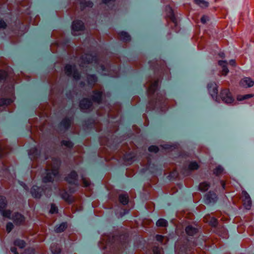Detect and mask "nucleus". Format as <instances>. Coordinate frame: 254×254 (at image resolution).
Listing matches in <instances>:
<instances>
[{
    "label": "nucleus",
    "instance_id": "f257e3e1",
    "mask_svg": "<svg viewBox=\"0 0 254 254\" xmlns=\"http://www.w3.org/2000/svg\"><path fill=\"white\" fill-rule=\"evenodd\" d=\"M60 161L58 159H52V164L47 166L46 176L43 177V182L44 183L52 182L58 176Z\"/></svg>",
    "mask_w": 254,
    "mask_h": 254
},
{
    "label": "nucleus",
    "instance_id": "f03ea898",
    "mask_svg": "<svg viewBox=\"0 0 254 254\" xmlns=\"http://www.w3.org/2000/svg\"><path fill=\"white\" fill-rule=\"evenodd\" d=\"M100 62V61L96 54H86L82 56L80 66L83 67L84 66V64L86 63H93V62L95 64H99Z\"/></svg>",
    "mask_w": 254,
    "mask_h": 254
},
{
    "label": "nucleus",
    "instance_id": "7ed1b4c3",
    "mask_svg": "<svg viewBox=\"0 0 254 254\" xmlns=\"http://www.w3.org/2000/svg\"><path fill=\"white\" fill-rule=\"evenodd\" d=\"M6 205L5 198L0 196V211L4 217L10 218L11 212L9 210H3Z\"/></svg>",
    "mask_w": 254,
    "mask_h": 254
},
{
    "label": "nucleus",
    "instance_id": "20e7f679",
    "mask_svg": "<svg viewBox=\"0 0 254 254\" xmlns=\"http://www.w3.org/2000/svg\"><path fill=\"white\" fill-rule=\"evenodd\" d=\"M84 25L82 21L75 20L72 25V33L73 35L80 34V32L84 30Z\"/></svg>",
    "mask_w": 254,
    "mask_h": 254
},
{
    "label": "nucleus",
    "instance_id": "39448f33",
    "mask_svg": "<svg viewBox=\"0 0 254 254\" xmlns=\"http://www.w3.org/2000/svg\"><path fill=\"white\" fill-rule=\"evenodd\" d=\"M64 71L65 74L69 76H72L74 79L77 80L79 78V75L75 70V66L67 64L65 66Z\"/></svg>",
    "mask_w": 254,
    "mask_h": 254
},
{
    "label": "nucleus",
    "instance_id": "423d86ee",
    "mask_svg": "<svg viewBox=\"0 0 254 254\" xmlns=\"http://www.w3.org/2000/svg\"><path fill=\"white\" fill-rule=\"evenodd\" d=\"M220 97L223 102L226 103H231L234 101V99L229 89H224L221 91Z\"/></svg>",
    "mask_w": 254,
    "mask_h": 254
},
{
    "label": "nucleus",
    "instance_id": "0eeeda50",
    "mask_svg": "<svg viewBox=\"0 0 254 254\" xmlns=\"http://www.w3.org/2000/svg\"><path fill=\"white\" fill-rule=\"evenodd\" d=\"M243 204L247 209H250L252 206V200L249 194L245 190L242 192Z\"/></svg>",
    "mask_w": 254,
    "mask_h": 254
},
{
    "label": "nucleus",
    "instance_id": "6e6552de",
    "mask_svg": "<svg viewBox=\"0 0 254 254\" xmlns=\"http://www.w3.org/2000/svg\"><path fill=\"white\" fill-rule=\"evenodd\" d=\"M92 102L87 99H84L80 103V107L83 112H87L90 110L92 107Z\"/></svg>",
    "mask_w": 254,
    "mask_h": 254
},
{
    "label": "nucleus",
    "instance_id": "1a4fd4ad",
    "mask_svg": "<svg viewBox=\"0 0 254 254\" xmlns=\"http://www.w3.org/2000/svg\"><path fill=\"white\" fill-rule=\"evenodd\" d=\"M77 175L75 171H72L65 178L69 184L77 185Z\"/></svg>",
    "mask_w": 254,
    "mask_h": 254
},
{
    "label": "nucleus",
    "instance_id": "9d476101",
    "mask_svg": "<svg viewBox=\"0 0 254 254\" xmlns=\"http://www.w3.org/2000/svg\"><path fill=\"white\" fill-rule=\"evenodd\" d=\"M206 202L207 203H214L217 199L216 194L213 191H210L205 195Z\"/></svg>",
    "mask_w": 254,
    "mask_h": 254
},
{
    "label": "nucleus",
    "instance_id": "9b49d317",
    "mask_svg": "<svg viewBox=\"0 0 254 254\" xmlns=\"http://www.w3.org/2000/svg\"><path fill=\"white\" fill-rule=\"evenodd\" d=\"M208 90L212 97L216 96L218 93L217 86L215 82L210 83L208 84Z\"/></svg>",
    "mask_w": 254,
    "mask_h": 254
},
{
    "label": "nucleus",
    "instance_id": "f8f14e48",
    "mask_svg": "<svg viewBox=\"0 0 254 254\" xmlns=\"http://www.w3.org/2000/svg\"><path fill=\"white\" fill-rule=\"evenodd\" d=\"M158 80H155L149 83V87L147 89V92L149 95H151L154 93L158 87Z\"/></svg>",
    "mask_w": 254,
    "mask_h": 254
},
{
    "label": "nucleus",
    "instance_id": "ddd939ff",
    "mask_svg": "<svg viewBox=\"0 0 254 254\" xmlns=\"http://www.w3.org/2000/svg\"><path fill=\"white\" fill-rule=\"evenodd\" d=\"M10 219H12L14 223L17 225L22 224L24 222V216L18 213H15L14 215L12 218L10 217Z\"/></svg>",
    "mask_w": 254,
    "mask_h": 254
},
{
    "label": "nucleus",
    "instance_id": "4468645a",
    "mask_svg": "<svg viewBox=\"0 0 254 254\" xmlns=\"http://www.w3.org/2000/svg\"><path fill=\"white\" fill-rule=\"evenodd\" d=\"M240 84L244 87H250L254 85V81L250 77H245L241 80Z\"/></svg>",
    "mask_w": 254,
    "mask_h": 254
},
{
    "label": "nucleus",
    "instance_id": "2eb2a0df",
    "mask_svg": "<svg viewBox=\"0 0 254 254\" xmlns=\"http://www.w3.org/2000/svg\"><path fill=\"white\" fill-rule=\"evenodd\" d=\"M203 221L212 226H215L217 224L216 219L214 217L211 216L210 215L205 216L203 218Z\"/></svg>",
    "mask_w": 254,
    "mask_h": 254
},
{
    "label": "nucleus",
    "instance_id": "dca6fc26",
    "mask_svg": "<svg viewBox=\"0 0 254 254\" xmlns=\"http://www.w3.org/2000/svg\"><path fill=\"white\" fill-rule=\"evenodd\" d=\"M218 64L222 67V69L221 71L222 75L226 76L229 72V69L227 68V63L225 61H219Z\"/></svg>",
    "mask_w": 254,
    "mask_h": 254
},
{
    "label": "nucleus",
    "instance_id": "f3484780",
    "mask_svg": "<svg viewBox=\"0 0 254 254\" xmlns=\"http://www.w3.org/2000/svg\"><path fill=\"white\" fill-rule=\"evenodd\" d=\"M41 189L37 186H33L31 190L32 196L37 198H39L41 196Z\"/></svg>",
    "mask_w": 254,
    "mask_h": 254
},
{
    "label": "nucleus",
    "instance_id": "a211bd4d",
    "mask_svg": "<svg viewBox=\"0 0 254 254\" xmlns=\"http://www.w3.org/2000/svg\"><path fill=\"white\" fill-rule=\"evenodd\" d=\"M92 96V100L97 103H100L101 101L102 91H95Z\"/></svg>",
    "mask_w": 254,
    "mask_h": 254
},
{
    "label": "nucleus",
    "instance_id": "6ab92c4d",
    "mask_svg": "<svg viewBox=\"0 0 254 254\" xmlns=\"http://www.w3.org/2000/svg\"><path fill=\"white\" fill-rule=\"evenodd\" d=\"M185 230L187 234L190 236H193L197 232V229L191 225L187 226Z\"/></svg>",
    "mask_w": 254,
    "mask_h": 254
},
{
    "label": "nucleus",
    "instance_id": "aec40b11",
    "mask_svg": "<svg viewBox=\"0 0 254 254\" xmlns=\"http://www.w3.org/2000/svg\"><path fill=\"white\" fill-rule=\"evenodd\" d=\"M119 36L121 40L125 42L129 41L130 40V37L128 34L124 31L119 33Z\"/></svg>",
    "mask_w": 254,
    "mask_h": 254
},
{
    "label": "nucleus",
    "instance_id": "412c9836",
    "mask_svg": "<svg viewBox=\"0 0 254 254\" xmlns=\"http://www.w3.org/2000/svg\"><path fill=\"white\" fill-rule=\"evenodd\" d=\"M61 196L62 198L68 202H71L73 199L71 195L66 191L61 192Z\"/></svg>",
    "mask_w": 254,
    "mask_h": 254
},
{
    "label": "nucleus",
    "instance_id": "4be33fe9",
    "mask_svg": "<svg viewBox=\"0 0 254 254\" xmlns=\"http://www.w3.org/2000/svg\"><path fill=\"white\" fill-rule=\"evenodd\" d=\"M119 199L120 202L123 205L127 204L128 202V196L127 194H121Z\"/></svg>",
    "mask_w": 254,
    "mask_h": 254
},
{
    "label": "nucleus",
    "instance_id": "5701e85b",
    "mask_svg": "<svg viewBox=\"0 0 254 254\" xmlns=\"http://www.w3.org/2000/svg\"><path fill=\"white\" fill-rule=\"evenodd\" d=\"M67 227V224L66 223H62L59 226L55 227V231L57 233H61L63 232Z\"/></svg>",
    "mask_w": 254,
    "mask_h": 254
},
{
    "label": "nucleus",
    "instance_id": "b1692460",
    "mask_svg": "<svg viewBox=\"0 0 254 254\" xmlns=\"http://www.w3.org/2000/svg\"><path fill=\"white\" fill-rule=\"evenodd\" d=\"M71 119L65 118L61 122V126L64 128H67L71 123Z\"/></svg>",
    "mask_w": 254,
    "mask_h": 254
},
{
    "label": "nucleus",
    "instance_id": "393cba45",
    "mask_svg": "<svg viewBox=\"0 0 254 254\" xmlns=\"http://www.w3.org/2000/svg\"><path fill=\"white\" fill-rule=\"evenodd\" d=\"M51 249L53 254H59L61 252V248L57 244H53L51 247Z\"/></svg>",
    "mask_w": 254,
    "mask_h": 254
},
{
    "label": "nucleus",
    "instance_id": "a878e982",
    "mask_svg": "<svg viewBox=\"0 0 254 254\" xmlns=\"http://www.w3.org/2000/svg\"><path fill=\"white\" fill-rule=\"evenodd\" d=\"M210 187V185L207 182H203L200 184L199 186V189L202 191H205Z\"/></svg>",
    "mask_w": 254,
    "mask_h": 254
},
{
    "label": "nucleus",
    "instance_id": "bb28decb",
    "mask_svg": "<svg viewBox=\"0 0 254 254\" xmlns=\"http://www.w3.org/2000/svg\"><path fill=\"white\" fill-rule=\"evenodd\" d=\"M87 78L88 84L91 85H94L97 81V77L94 75H88Z\"/></svg>",
    "mask_w": 254,
    "mask_h": 254
},
{
    "label": "nucleus",
    "instance_id": "cd10ccee",
    "mask_svg": "<svg viewBox=\"0 0 254 254\" xmlns=\"http://www.w3.org/2000/svg\"><path fill=\"white\" fill-rule=\"evenodd\" d=\"M14 245L20 249H22L25 247V243L23 240L17 239L14 241Z\"/></svg>",
    "mask_w": 254,
    "mask_h": 254
},
{
    "label": "nucleus",
    "instance_id": "c85d7f7f",
    "mask_svg": "<svg viewBox=\"0 0 254 254\" xmlns=\"http://www.w3.org/2000/svg\"><path fill=\"white\" fill-rule=\"evenodd\" d=\"M195 3L202 8L207 7L208 6V3L203 0H194Z\"/></svg>",
    "mask_w": 254,
    "mask_h": 254
},
{
    "label": "nucleus",
    "instance_id": "c756f323",
    "mask_svg": "<svg viewBox=\"0 0 254 254\" xmlns=\"http://www.w3.org/2000/svg\"><path fill=\"white\" fill-rule=\"evenodd\" d=\"M13 102L11 99L2 98L0 99V106L7 105L11 104Z\"/></svg>",
    "mask_w": 254,
    "mask_h": 254
},
{
    "label": "nucleus",
    "instance_id": "7c9ffc66",
    "mask_svg": "<svg viewBox=\"0 0 254 254\" xmlns=\"http://www.w3.org/2000/svg\"><path fill=\"white\" fill-rule=\"evenodd\" d=\"M167 224V221L162 218L159 219L156 222V225L158 227H166Z\"/></svg>",
    "mask_w": 254,
    "mask_h": 254
},
{
    "label": "nucleus",
    "instance_id": "2f4dec72",
    "mask_svg": "<svg viewBox=\"0 0 254 254\" xmlns=\"http://www.w3.org/2000/svg\"><path fill=\"white\" fill-rule=\"evenodd\" d=\"M253 95L252 94H246L244 95H238L237 97V99L239 101H243L246 99H248L253 97Z\"/></svg>",
    "mask_w": 254,
    "mask_h": 254
},
{
    "label": "nucleus",
    "instance_id": "473e14b6",
    "mask_svg": "<svg viewBox=\"0 0 254 254\" xmlns=\"http://www.w3.org/2000/svg\"><path fill=\"white\" fill-rule=\"evenodd\" d=\"M198 168L197 163L195 162H191L189 166V169L191 170H196Z\"/></svg>",
    "mask_w": 254,
    "mask_h": 254
},
{
    "label": "nucleus",
    "instance_id": "72a5a7b5",
    "mask_svg": "<svg viewBox=\"0 0 254 254\" xmlns=\"http://www.w3.org/2000/svg\"><path fill=\"white\" fill-rule=\"evenodd\" d=\"M223 168L220 166L216 167L213 171V173L216 175L218 176L221 174L223 172Z\"/></svg>",
    "mask_w": 254,
    "mask_h": 254
},
{
    "label": "nucleus",
    "instance_id": "f704fd0d",
    "mask_svg": "<svg viewBox=\"0 0 254 254\" xmlns=\"http://www.w3.org/2000/svg\"><path fill=\"white\" fill-rule=\"evenodd\" d=\"M82 183L83 184V186L84 187H88L90 185V180L88 178L82 176Z\"/></svg>",
    "mask_w": 254,
    "mask_h": 254
},
{
    "label": "nucleus",
    "instance_id": "c9c22d12",
    "mask_svg": "<svg viewBox=\"0 0 254 254\" xmlns=\"http://www.w3.org/2000/svg\"><path fill=\"white\" fill-rule=\"evenodd\" d=\"M62 143L63 145L68 148H70L73 146L72 143L69 140H63Z\"/></svg>",
    "mask_w": 254,
    "mask_h": 254
},
{
    "label": "nucleus",
    "instance_id": "e433bc0d",
    "mask_svg": "<svg viewBox=\"0 0 254 254\" xmlns=\"http://www.w3.org/2000/svg\"><path fill=\"white\" fill-rule=\"evenodd\" d=\"M7 73L4 70H0V80L6 78Z\"/></svg>",
    "mask_w": 254,
    "mask_h": 254
},
{
    "label": "nucleus",
    "instance_id": "4c0bfd02",
    "mask_svg": "<svg viewBox=\"0 0 254 254\" xmlns=\"http://www.w3.org/2000/svg\"><path fill=\"white\" fill-rule=\"evenodd\" d=\"M148 150L150 152H153L156 153L158 151L159 149H158V147H157L156 146L152 145L149 147Z\"/></svg>",
    "mask_w": 254,
    "mask_h": 254
},
{
    "label": "nucleus",
    "instance_id": "58836bf2",
    "mask_svg": "<svg viewBox=\"0 0 254 254\" xmlns=\"http://www.w3.org/2000/svg\"><path fill=\"white\" fill-rule=\"evenodd\" d=\"M58 212V208L54 204H52L50 212L52 214L57 213Z\"/></svg>",
    "mask_w": 254,
    "mask_h": 254
},
{
    "label": "nucleus",
    "instance_id": "ea45409f",
    "mask_svg": "<svg viewBox=\"0 0 254 254\" xmlns=\"http://www.w3.org/2000/svg\"><path fill=\"white\" fill-rule=\"evenodd\" d=\"M153 251L154 254H162V250L158 247H154Z\"/></svg>",
    "mask_w": 254,
    "mask_h": 254
},
{
    "label": "nucleus",
    "instance_id": "a19ab883",
    "mask_svg": "<svg viewBox=\"0 0 254 254\" xmlns=\"http://www.w3.org/2000/svg\"><path fill=\"white\" fill-rule=\"evenodd\" d=\"M13 225L11 223H8L6 225V231L8 233L10 232L13 229Z\"/></svg>",
    "mask_w": 254,
    "mask_h": 254
},
{
    "label": "nucleus",
    "instance_id": "79ce46f5",
    "mask_svg": "<svg viewBox=\"0 0 254 254\" xmlns=\"http://www.w3.org/2000/svg\"><path fill=\"white\" fill-rule=\"evenodd\" d=\"M200 20L202 23L205 24L209 20V17L206 15H203L201 17Z\"/></svg>",
    "mask_w": 254,
    "mask_h": 254
},
{
    "label": "nucleus",
    "instance_id": "37998d69",
    "mask_svg": "<svg viewBox=\"0 0 254 254\" xmlns=\"http://www.w3.org/2000/svg\"><path fill=\"white\" fill-rule=\"evenodd\" d=\"M163 101H165V98L164 96H158V98L156 99V102H155V104H157V103L158 102H161Z\"/></svg>",
    "mask_w": 254,
    "mask_h": 254
},
{
    "label": "nucleus",
    "instance_id": "c03bdc74",
    "mask_svg": "<svg viewBox=\"0 0 254 254\" xmlns=\"http://www.w3.org/2000/svg\"><path fill=\"white\" fill-rule=\"evenodd\" d=\"M6 27V24L4 21L0 20V28H4Z\"/></svg>",
    "mask_w": 254,
    "mask_h": 254
},
{
    "label": "nucleus",
    "instance_id": "a18cd8bd",
    "mask_svg": "<svg viewBox=\"0 0 254 254\" xmlns=\"http://www.w3.org/2000/svg\"><path fill=\"white\" fill-rule=\"evenodd\" d=\"M156 238L158 241L162 242L163 241L164 237L161 235H158L156 236Z\"/></svg>",
    "mask_w": 254,
    "mask_h": 254
},
{
    "label": "nucleus",
    "instance_id": "49530a36",
    "mask_svg": "<svg viewBox=\"0 0 254 254\" xmlns=\"http://www.w3.org/2000/svg\"><path fill=\"white\" fill-rule=\"evenodd\" d=\"M224 231V232H223V235H221V236L223 238H228V233H227V231L225 230H223Z\"/></svg>",
    "mask_w": 254,
    "mask_h": 254
},
{
    "label": "nucleus",
    "instance_id": "de8ad7c7",
    "mask_svg": "<svg viewBox=\"0 0 254 254\" xmlns=\"http://www.w3.org/2000/svg\"><path fill=\"white\" fill-rule=\"evenodd\" d=\"M11 251L14 254H18V252H17L16 249L15 247H12L11 248Z\"/></svg>",
    "mask_w": 254,
    "mask_h": 254
},
{
    "label": "nucleus",
    "instance_id": "09e8293b",
    "mask_svg": "<svg viewBox=\"0 0 254 254\" xmlns=\"http://www.w3.org/2000/svg\"><path fill=\"white\" fill-rule=\"evenodd\" d=\"M229 64L230 65H231L232 66H235V65H236V62L234 60H231L229 62Z\"/></svg>",
    "mask_w": 254,
    "mask_h": 254
},
{
    "label": "nucleus",
    "instance_id": "8fccbe9b",
    "mask_svg": "<svg viewBox=\"0 0 254 254\" xmlns=\"http://www.w3.org/2000/svg\"><path fill=\"white\" fill-rule=\"evenodd\" d=\"M93 6V3L91 2H88L86 3V6L92 7Z\"/></svg>",
    "mask_w": 254,
    "mask_h": 254
},
{
    "label": "nucleus",
    "instance_id": "3c124183",
    "mask_svg": "<svg viewBox=\"0 0 254 254\" xmlns=\"http://www.w3.org/2000/svg\"><path fill=\"white\" fill-rule=\"evenodd\" d=\"M100 67L101 68V69L102 70V71L105 70V67L104 65L102 64H100Z\"/></svg>",
    "mask_w": 254,
    "mask_h": 254
},
{
    "label": "nucleus",
    "instance_id": "603ef678",
    "mask_svg": "<svg viewBox=\"0 0 254 254\" xmlns=\"http://www.w3.org/2000/svg\"><path fill=\"white\" fill-rule=\"evenodd\" d=\"M221 185H222V186L223 187V189H224L225 184L223 182H221Z\"/></svg>",
    "mask_w": 254,
    "mask_h": 254
},
{
    "label": "nucleus",
    "instance_id": "864d4df0",
    "mask_svg": "<svg viewBox=\"0 0 254 254\" xmlns=\"http://www.w3.org/2000/svg\"><path fill=\"white\" fill-rule=\"evenodd\" d=\"M10 92H13V86H11V87L10 88Z\"/></svg>",
    "mask_w": 254,
    "mask_h": 254
},
{
    "label": "nucleus",
    "instance_id": "5fc2aeb1",
    "mask_svg": "<svg viewBox=\"0 0 254 254\" xmlns=\"http://www.w3.org/2000/svg\"><path fill=\"white\" fill-rule=\"evenodd\" d=\"M152 104V101L149 102V105H150V104Z\"/></svg>",
    "mask_w": 254,
    "mask_h": 254
},
{
    "label": "nucleus",
    "instance_id": "6e6d98bb",
    "mask_svg": "<svg viewBox=\"0 0 254 254\" xmlns=\"http://www.w3.org/2000/svg\"><path fill=\"white\" fill-rule=\"evenodd\" d=\"M165 148H168V146H164V147Z\"/></svg>",
    "mask_w": 254,
    "mask_h": 254
}]
</instances>
